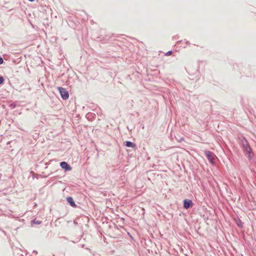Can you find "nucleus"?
I'll return each instance as SVG.
<instances>
[{"label": "nucleus", "mask_w": 256, "mask_h": 256, "mask_svg": "<svg viewBox=\"0 0 256 256\" xmlns=\"http://www.w3.org/2000/svg\"><path fill=\"white\" fill-rule=\"evenodd\" d=\"M58 90L62 98L64 100H68L69 98V94L66 89L62 87H58Z\"/></svg>", "instance_id": "1"}, {"label": "nucleus", "mask_w": 256, "mask_h": 256, "mask_svg": "<svg viewBox=\"0 0 256 256\" xmlns=\"http://www.w3.org/2000/svg\"><path fill=\"white\" fill-rule=\"evenodd\" d=\"M241 145L242 148L244 152L247 151H250V150H252L247 140L245 138H243L242 140Z\"/></svg>", "instance_id": "2"}, {"label": "nucleus", "mask_w": 256, "mask_h": 256, "mask_svg": "<svg viewBox=\"0 0 256 256\" xmlns=\"http://www.w3.org/2000/svg\"><path fill=\"white\" fill-rule=\"evenodd\" d=\"M204 154L210 162L211 164H214V158L212 156V152L210 150H207L204 151Z\"/></svg>", "instance_id": "3"}, {"label": "nucleus", "mask_w": 256, "mask_h": 256, "mask_svg": "<svg viewBox=\"0 0 256 256\" xmlns=\"http://www.w3.org/2000/svg\"><path fill=\"white\" fill-rule=\"evenodd\" d=\"M60 167L66 172L70 171L72 168L70 165L66 162H62L60 163Z\"/></svg>", "instance_id": "4"}, {"label": "nucleus", "mask_w": 256, "mask_h": 256, "mask_svg": "<svg viewBox=\"0 0 256 256\" xmlns=\"http://www.w3.org/2000/svg\"><path fill=\"white\" fill-rule=\"evenodd\" d=\"M193 203L192 200L188 199H185L183 202L184 208L186 209H188L192 207Z\"/></svg>", "instance_id": "5"}, {"label": "nucleus", "mask_w": 256, "mask_h": 256, "mask_svg": "<svg viewBox=\"0 0 256 256\" xmlns=\"http://www.w3.org/2000/svg\"><path fill=\"white\" fill-rule=\"evenodd\" d=\"M198 68H199V66L198 64H196L195 66V70L194 72H193L190 68L188 69V72L190 73V74L192 75V76H198V74H199Z\"/></svg>", "instance_id": "6"}, {"label": "nucleus", "mask_w": 256, "mask_h": 256, "mask_svg": "<svg viewBox=\"0 0 256 256\" xmlns=\"http://www.w3.org/2000/svg\"><path fill=\"white\" fill-rule=\"evenodd\" d=\"M66 200H67V202L68 203V204L72 207L76 208V204L74 200V199L72 197H71V196L67 197Z\"/></svg>", "instance_id": "7"}, {"label": "nucleus", "mask_w": 256, "mask_h": 256, "mask_svg": "<svg viewBox=\"0 0 256 256\" xmlns=\"http://www.w3.org/2000/svg\"><path fill=\"white\" fill-rule=\"evenodd\" d=\"M125 146L127 147L132 148H135L136 147V144L130 141H126L125 142Z\"/></svg>", "instance_id": "8"}, {"label": "nucleus", "mask_w": 256, "mask_h": 256, "mask_svg": "<svg viewBox=\"0 0 256 256\" xmlns=\"http://www.w3.org/2000/svg\"><path fill=\"white\" fill-rule=\"evenodd\" d=\"M245 153L248 155V158L250 160H252L254 155L252 150H250V151H247L245 152Z\"/></svg>", "instance_id": "9"}, {"label": "nucleus", "mask_w": 256, "mask_h": 256, "mask_svg": "<svg viewBox=\"0 0 256 256\" xmlns=\"http://www.w3.org/2000/svg\"><path fill=\"white\" fill-rule=\"evenodd\" d=\"M95 114H93V113H90V112H89V113H88L86 114V118H88V119H90L94 117V116H95Z\"/></svg>", "instance_id": "10"}, {"label": "nucleus", "mask_w": 256, "mask_h": 256, "mask_svg": "<svg viewBox=\"0 0 256 256\" xmlns=\"http://www.w3.org/2000/svg\"><path fill=\"white\" fill-rule=\"evenodd\" d=\"M32 224H41L40 221L37 220H36V219H34V220H32Z\"/></svg>", "instance_id": "11"}, {"label": "nucleus", "mask_w": 256, "mask_h": 256, "mask_svg": "<svg viewBox=\"0 0 256 256\" xmlns=\"http://www.w3.org/2000/svg\"><path fill=\"white\" fill-rule=\"evenodd\" d=\"M16 106V104L14 103H12L11 104H10V107L11 108H14Z\"/></svg>", "instance_id": "12"}, {"label": "nucleus", "mask_w": 256, "mask_h": 256, "mask_svg": "<svg viewBox=\"0 0 256 256\" xmlns=\"http://www.w3.org/2000/svg\"><path fill=\"white\" fill-rule=\"evenodd\" d=\"M4 82V78L2 76H0V85L2 84Z\"/></svg>", "instance_id": "13"}, {"label": "nucleus", "mask_w": 256, "mask_h": 256, "mask_svg": "<svg viewBox=\"0 0 256 256\" xmlns=\"http://www.w3.org/2000/svg\"><path fill=\"white\" fill-rule=\"evenodd\" d=\"M237 225L238 227H242V222L240 220L237 222Z\"/></svg>", "instance_id": "14"}, {"label": "nucleus", "mask_w": 256, "mask_h": 256, "mask_svg": "<svg viewBox=\"0 0 256 256\" xmlns=\"http://www.w3.org/2000/svg\"><path fill=\"white\" fill-rule=\"evenodd\" d=\"M172 50H170L166 53V55L170 56V54H172Z\"/></svg>", "instance_id": "15"}, {"label": "nucleus", "mask_w": 256, "mask_h": 256, "mask_svg": "<svg viewBox=\"0 0 256 256\" xmlns=\"http://www.w3.org/2000/svg\"><path fill=\"white\" fill-rule=\"evenodd\" d=\"M4 63V59L2 58V57H0V64H2Z\"/></svg>", "instance_id": "16"}, {"label": "nucleus", "mask_w": 256, "mask_h": 256, "mask_svg": "<svg viewBox=\"0 0 256 256\" xmlns=\"http://www.w3.org/2000/svg\"><path fill=\"white\" fill-rule=\"evenodd\" d=\"M184 140V138L183 137L181 138L180 139L178 140L179 142H180Z\"/></svg>", "instance_id": "17"}, {"label": "nucleus", "mask_w": 256, "mask_h": 256, "mask_svg": "<svg viewBox=\"0 0 256 256\" xmlns=\"http://www.w3.org/2000/svg\"><path fill=\"white\" fill-rule=\"evenodd\" d=\"M33 253H34V254H38V252H37L36 250H34V251H33Z\"/></svg>", "instance_id": "18"}, {"label": "nucleus", "mask_w": 256, "mask_h": 256, "mask_svg": "<svg viewBox=\"0 0 256 256\" xmlns=\"http://www.w3.org/2000/svg\"><path fill=\"white\" fill-rule=\"evenodd\" d=\"M28 1L30 2H32L34 1V0H28Z\"/></svg>", "instance_id": "19"}, {"label": "nucleus", "mask_w": 256, "mask_h": 256, "mask_svg": "<svg viewBox=\"0 0 256 256\" xmlns=\"http://www.w3.org/2000/svg\"><path fill=\"white\" fill-rule=\"evenodd\" d=\"M20 256H24V255L22 254H21Z\"/></svg>", "instance_id": "20"}, {"label": "nucleus", "mask_w": 256, "mask_h": 256, "mask_svg": "<svg viewBox=\"0 0 256 256\" xmlns=\"http://www.w3.org/2000/svg\"><path fill=\"white\" fill-rule=\"evenodd\" d=\"M98 256H100V255H98Z\"/></svg>", "instance_id": "21"}, {"label": "nucleus", "mask_w": 256, "mask_h": 256, "mask_svg": "<svg viewBox=\"0 0 256 256\" xmlns=\"http://www.w3.org/2000/svg\"><path fill=\"white\" fill-rule=\"evenodd\" d=\"M98 256H100V255H98Z\"/></svg>", "instance_id": "22"}]
</instances>
